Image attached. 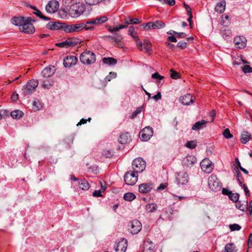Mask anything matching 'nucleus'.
Returning a JSON list of instances; mask_svg holds the SVG:
<instances>
[{"instance_id": "f257e3e1", "label": "nucleus", "mask_w": 252, "mask_h": 252, "mask_svg": "<svg viewBox=\"0 0 252 252\" xmlns=\"http://www.w3.org/2000/svg\"><path fill=\"white\" fill-rule=\"evenodd\" d=\"M86 8L84 3L80 2H74L69 6L68 14L71 18H77L83 15Z\"/></svg>"}, {"instance_id": "f03ea898", "label": "nucleus", "mask_w": 252, "mask_h": 252, "mask_svg": "<svg viewBox=\"0 0 252 252\" xmlns=\"http://www.w3.org/2000/svg\"><path fill=\"white\" fill-rule=\"evenodd\" d=\"M38 81L37 80L32 79L28 81L27 85L22 89V94L24 95L31 94L35 91L38 86Z\"/></svg>"}, {"instance_id": "7ed1b4c3", "label": "nucleus", "mask_w": 252, "mask_h": 252, "mask_svg": "<svg viewBox=\"0 0 252 252\" xmlns=\"http://www.w3.org/2000/svg\"><path fill=\"white\" fill-rule=\"evenodd\" d=\"M95 54L90 51H85L80 56V60L83 64H92L95 61Z\"/></svg>"}, {"instance_id": "20e7f679", "label": "nucleus", "mask_w": 252, "mask_h": 252, "mask_svg": "<svg viewBox=\"0 0 252 252\" xmlns=\"http://www.w3.org/2000/svg\"><path fill=\"white\" fill-rule=\"evenodd\" d=\"M133 171L138 173L143 171L146 168V162L141 158L134 159L132 163Z\"/></svg>"}, {"instance_id": "39448f33", "label": "nucleus", "mask_w": 252, "mask_h": 252, "mask_svg": "<svg viewBox=\"0 0 252 252\" xmlns=\"http://www.w3.org/2000/svg\"><path fill=\"white\" fill-rule=\"evenodd\" d=\"M34 22L31 17L26 18L25 22L19 28L21 31L28 34H31L34 32L35 29L31 22Z\"/></svg>"}, {"instance_id": "423d86ee", "label": "nucleus", "mask_w": 252, "mask_h": 252, "mask_svg": "<svg viewBox=\"0 0 252 252\" xmlns=\"http://www.w3.org/2000/svg\"><path fill=\"white\" fill-rule=\"evenodd\" d=\"M137 173L133 171H128L125 174L124 181L127 185H134L137 182Z\"/></svg>"}, {"instance_id": "0eeeda50", "label": "nucleus", "mask_w": 252, "mask_h": 252, "mask_svg": "<svg viewBox=\"0 0 252 252\" xmlns=\"http://www.w3.org/2000/svg\"><path fill=\"white\" fill-rule=\"evenodd\" d=\"M86 27V24L79 23L75 24L67 25L64 27V31L66 33L79 32Z\"/></svg>"}, {"instance_id": "6e6552de", "label": "nucleus", "mask_w": 252, "mask_h": 252, "mask_svg": "<svg viewBox=\"0 0 252 252\" xmlns=\"http://www.w3.org/2000/svg\"><path fill=\"white\" fill-rule=\"evenodd\" d=\"M208 183L209 188L213 191H217L220 190V182L216 175H211L208 178Z\"/></svg>"}, {"instance_id": "1a4fd4ad", "label": "nucleus", "mask_w": 252, "mask_h": 252, "mask_svg": "<svg viewBox=\"0 0 252 252\" xmlns=\"http://www.w3.org/2000/svg\"><path fill=\"white\" fill-rule=\"evenodd\" d=\"M145 30L160 29L165 27V24L160 20L150 22L142 25Z\"/></svg>"}, {"instance_id": "9d476101", "label": "nucleus", "mask_w": 252, "mask_h": 252, "mask_svg": "<svg viewBox=\"0 0 252 252\" xmlns=\"http://www.w3.org/2000/svg\"><path fill=\"white\" fill-rule=\"evenodd\" d=\"M153 135V129L150 126H147L142 129L140 132V138L144 141L149 140Z\"/></svg>"}, {"instance_id": "9b49d317", "label": "nucleus", "mask_w": 252, "mask_h": 252, "mask_svg": "<svg viewBox=\"0 0 252 252\" xmlns=\"http://www.w3.org/2000/svg\"><path fill=\"white\" fill-rule=\"evenodd\" d=\"M142 229L141 222L136 220H133L129 223L128 230L132 234H137Z\"/></svg>"}, {"instance_id": "f8f14e48", "label": "nucleus", "mask_w": 252, "mask_h": 252, "mask_svg": "<svg viewBox=\"0 0 252 252\" xmlns=\"http://www.w3.org/2000/svg\"><path fill=\"white\" fill-rule=\"evenodd\" d=\"M200 164L202 170L206 173H211L214 168L212 162L208 158L203 159Z\"/></svg>"}, {"instance_id": "ddd939ff", "label": "nucleus", "mask_w": 252, "mask_h": 252, "mask_svg": "<svg viewBox=\"0 0 252 252\" xmlns=\"http://www.w3.org/2000/svg\"><path fill=\"white\" fill-rule=\"evenodd\" d=\"M176 181L178 185H186L189 182L188 175L184 171L180 172L176 177Z\"/></svg>"}, {"instance_id": "4468645a", "label": "nucleus", "mask_w": 252, "mask_h": 252, "mask_svg": "<svg viewBox=\"0 0 252 252\" xmlns=\"http://www.w3.org/2000/svg\"><path fill=\"white\" fill-rule=\"evenodd\" d=\"M59 4L57 0H51L46 6V10L49 13H55L59 8Z\"/></svg>"}, {"instance_id": "2eb2a0df", "label": "nucleus", "mask_w": 252, "mask_h": 252, "mask_svg": "<svg viewBox=\"0 0 252 252\" xmlns=\"http://www.w3.org/2000/svg\"><path fill=\"white\" fill-rule=\"evenodd\" d=\"M77 44V41L75 39L73 38H68L65 41L63 42L58 43L56 44V45L60 47L68 48L70 47H74Z\"/></svg>"}, {"instance_id": "dca6fc26", "label": "nucleus", "mask_w": 252, "mask_h": 252, "mask_svg": "<svg viewBox=\"0 0 252 252\" xmlns=\"http://www.w3.org/2000/svg\"><path fill=\"white\" fill-rule=\"evenodd\" d=\"M77 58L74 56H67L63 61V64L65 67H70L75 65L77 63Z\"/></svg>"}, {"instance_id": "f3484780", "label": "nucleus", "mask_w": 252, "mask_h": 252, "mask_svg": "<svg viewBox=\"0 0 252 252\" xmlns=\"http://www.w3.org/2000/svg\"><path fill=\"white\" fill-rule=\"evenodd\" d=\"M56 72L55 67L54 66H50L45 67L41 72V75L44 78H47L52 76Z\"/></svg>"}, {"instance_id": "a211bd4d", "label": "nucleus", "mask_w": 252, "mask_h": 252, "mask_svg": "<svg viewBox=\"0 0 252 252\" xmlns=\"http://www.w3.org/2000/svg\"><path fill=\"white\" fill-rule=\"evenodd\" d=\"M127 246V240L124 238H121L117 244L115 251L119 252H125Z\"/></svg>"}, {"instance_id": "6ab92c4d", "label": "nucleus", "mask_w": 252, "mask_h": 252, "mask_svg": "<svg viewBox=\"0 0 252 252\" xmlns=\"http://www.w3.org/2000/svg\"><path fill=\"white\" fill-rule=\"evenodd\" d=\"M180 102L184 105H189L194 102V100L192 98V96L190 94H186L180 97L179 99Z\"/></svg>"}, {"instance_id": "aec40b11", "label": "nucleus", "mask_w": 252, "mask_h": 252, "mask_svg": "<svg viewBox=\"0 0 252 252\" xmlns=\"http://www.w3.org/2000/svg\"><path fill=\"white\" fill-rule=\"evenodd\" d=\"M246 39L243 36H237L234 39V42L239 48H244L246 46Z\"/></svg>"}, {"instance_id": "412c9836", "label": "nucleus", "mask_w": 252, "mask_h": 252, "mask_svg": "<svg viewBox=\"0 0 252 252\" xmlns=\"http://www.w3.org/2000/svg\"><path fill=\"white\" fill-rule=\"evenodd\" d=\"M63 24L60 22H50L46 25V28L50 30H58L63 29Z\"/></svg>"}, {"instance_id": "4be33fe9", "label": "nucleus", "mask_w": 252, "mask_h": 252, "mask_svg": "<svg viewBox=\"0 0 252 252\" xmlns=\"http://www.w3.org/2000/svg\"><path fill=\"white\" fill-rule=\"evenodd\" d=\"M152 189V184L150 183L142 184L139 186V191L142 193H147Z\"/></svg>"}, {"instance_id": "5701e85b", "label": "nucleus", "mask_w": 252, "mask_h": 252, "mask_svg": "<svg viewBox=\"0 0 252 252\" xmlns=\"http://www.w3.org/2000/svg\"><path fill=\"white\" fill-rule=\"evenodd\" d=\"M26 20V18L23 17H13L11 19V22L15 26H19L20 28L25 22Z\"/></svg>"}, {"instance_id": "b1692460", "label": "nucleus", "mask_w": 252, "mask_h": 252, "mask_svg": "<svg viewBox=\"0 0 252 252\" xmlns=\"http://www.w3.org/2000/svg\"><path fill=\"white\" fill-rule=\"evenodd\" d=\"M207 122L205 120H201L196 122L192 126V129L195 130H200L206 127Z\"/></svg>"}, {"instance_id": "393cba45", "label": "nucleus", "mask_w": 252, "mask_h": 252, "mask_svg": "<svg viewBox=\"0 0 252 252\" xmlns=\"http://www.w3.org/2000/svg\"><path fill=\"white\" fill-rule=\"evenodd\" d=\"M251 138V134L246 131H244L241 134L240 140L243 144H246Z\"/></svg>"}, {"instance_id": "a878e982", "label": "nucleus", "mask_w": 252, "mask_h": 252, "mask_svg": "<svg viewBox=\"0 0 252 252\" xmlns=\"http://www.w3.org/2000/svg\"><path fill=\"white\" fill-rule=\"evenodd\" d=\"M42 80V82L41 84V87L45 89H50L53 85L54 81L51 79H46Z\"/></svg>"}, {"instance_id": "bb28decb", "label": "nucleus", "mask_w": 252, "mask_h": 252, "mask_svg": "<svg viewBox=\"0 0 252 252\" xmlns=\"http://www.w3.org/2000/svg\"><path fill=\"white\" fill-rule=\"evenodd\" d=\"M225 8V1L222 0L217 3L215 7V10L220 13H222L224 12Z\"/></svg>"}, {"instance_id": "cd10ccee", "label": "nucleus", "mask_w": 252, "mask_h": 252, "mask_svg": "<svg viewBox=\"0 0 252 252\" xmlns=\"http://www.w3.org/2000/svg\"><path fill=\"white\" fill-rule=\"evenodd\" d=\"M79 188L82 190H86L90 188L89 183L85 179H82L78 182Z\"/></svg>"}, {"instance_id": "c85d7f7f", "label": "nucleus", "mask_w": 252, "mask_h": 252, "mask_svg": "<svg viewBox=\"0 0 252 252\" xmlns=\"http://www.w3.org/2000/svg\"><path fill=\"white\" fill-rule=\"evenodd\" d=\"M102 62L104 64L110 66L114 65L117 63V60L111 57L104 58L102 59Z\"/></svg>"}, {"instance_id": "c756f323", "label": "nucleus", "mask_w": 252, "mask_h": 252, "mask_svg": "<svg viewBox=\"0 0 252 252\" xmlns=\"http://www.w3.org/2000/svg\"><path fill=\"white\" fill-rule=\"evenodd\" d=\"M24 113L20 110H15L11 112V116L13 119H19L23 116Z\"/></svg>"}, {"instance_id": "7c9ffc66", "label": "nucleus", "mask_w": 252, "mask_h": 252, "mask_svg": "<svg viewBox=\"0 0 252 252\" xmlns=\"http://www.w3.org/2000/svg\"><path fill=\"white\" fill-rule=\"evenodd\" d=\"M237 252L236 247L234 244L228 243L226 244L224 247V251L223 252Z\"/></svg>"}, {"instance_id": "2f4dec72", "label": "nucleus", "mask_w": 252, "mask_h": 252, "mask_svg": "<svg viewBox=\"0 0 252 252\" xmlns=\"http://www.w3.org/2000/svg\"><path fill=\"white\" fill-rule=\"evenodd\" d=\"M136 198L135 195L132 192H127L124 195V199L128 201H131Z\"/></svg>"}, {"instance_id": "473e14b6", "label": "nucleus", "mask_w": 252, "mask_h": 252, "mask_svg": "<svg viewBox=\"0 0 252 252\" xmlns=\"http://www.w3.org/2000/svg\"><path fill=\"white\" fill-rule=\"evenodd\" d=\"M128 140V133L122 134L120 136L119 139V142L122 144H124L126 143Z\"/></svg>"}, {"instance_id": "72a5a7b5", "label": "nucleus", "mask_w": 252, "mask_h": 252, "mask_svg": "<svg viewBox=\"0 0 252 252\" xmlns=\"http://www.w3.org/2000/svg\"><path fill=\"white\" fill-rule=\"evenodd\" d=\"M145 209L148 212H152L157 209V205L155 203H150L146 205Z\"/></svg>"}, {"instance_id": "f704fd0d", "label": "nucleus", "mask_w": 252, "mask_h": 252, "mask_svg": "<svg viewBox=\"0 0 252 252\" xmlns=\"http://www.w3.org/2000/svg\"><path fill=\"white\" fill-rule=\"evenodd\" d=\"M103 0H84L85 3L89 6H94L99 4Z\"/></svg>"}, {"instance_id": "c9c22d12", "label": "nucleus", "mask_w": 252, "mask_h": 252, "mask_svg": "<svg viewBox=\"0 0 252 252\" xmlns=\"http://www.w3.org/2000/svg\"><path fill=\"white\" fill-rule=\"evenodd\" d=\"M32 106V108L35 111L39 110L42 107V105L38 99H35L33 101Z\"/></svg>"}, {"instance_id": "e433bc0d", "label": "nucleus", "mask_w": 252, "mask_h": 252, "mask_svg": "<svg viewBox=\"0 0 252 252\" xmlns=\"http://www.w3.org/2000/svg\"><path fill=\"white\" fill-rule=\"evenodd\" d=\"M141 21H140L139 19L135 18V19H131L129 17L127 18L126 19V24H137L138 23H141Z\"/></svg>"}, {"instance_id": "4c0bfd02", "label": "nucleus", "mask_w": 252, "mask_h": 252, "mask_svg": "<svg viewBox=\"0 0 252 252\" xmlns=\"http://www.w3.org/2000/svg\"><path fill=\"white\" fill-rule=\"evenodd\" d=\"M107 18L104 16L95 18V23L96 25H99L103 23H104L107 21Z\"/></svg>"}, {"instance_id": "58836bf2", "label": "nucleus", "mask_w": 252, "mask_h": 252, "mask_svg": "<svg viewBox=\"0 0 252 252\" xmlns=\"http://www.w3.org/2000/svg\"><path fill=\"white\" fill-rule=\"evenodd\" d=\"M236 203L235 206L237 209H239L240 210H241L242 211H245V209L247 208V206L248 205L247 202L246 203V204H245V205L243 204L240 201H238Z\"/></svg>"}, {"instance_id": "ea45409f", "label": "nucleus", "mask_w": 252, "mask_h": 252, "mask_svg": "<svg viewBox=\"0 0 252 252\" xmlns=\"http://www.w3.org/2000/svg\"><path fill=\"white\" fill-rule=\"evenodd\" d=\"M239 198V194L237 193H234L232 192L229 196V198L234 202H237L238 201Z\"/></svg>"}, {"instance_id": "a19ab883", "label": "nucleus", "mask_w": 252, "mask_h": 252, "mask_svg": "<svg viewBox=\"0 0 252 252\" xmlns=\"http://www.w3.org/2000/svg\"><path fill=\"white\" fill-rule=\"evenodd\" d=\"M142 45L146 52H148L151 50V44L149 41H144Z\"/></svg>"}, {"instance_id": "79ce46f5", "label": "nucleus", "mask_w": 252, "mask_h": 252, "mask_svg": "<svg viewBox=\"0 0 252 252\" xmlns=\"http://www.w3.org/2000/svg\"><path fill=\"white\" fill-rule=\"evenodd\" d=\"M133 38L136 42V45L137 46L138 49L140 50H143V44L141 41L139 39V38L137 36H133Z\"/></svg>"}, {"instance_id": "37998d69", "label": "nucleus", "mask_w": 252, "mask_h": 252, "mask_svg": "<svg viewBox=\"0 0 252 252\" xmlns=\"http://www.w3.org/2000/svg\"><path fill=\"white\" fill-rule=\"evenodd\" d=\"M33 13L35 14L37 16H38V17H40V18L43 19L45 20L48 21V20H50L49 18L43 15L42 12L40 11H39L38 9H37L35 12H33Z\"/></svg>"}, {"instance_id": "c03bdc74", "label": "nucleus", "mask_w": 252, "mask_h": 252, "mask_svg": "<svg viewBox=\"0 0 252 252\" xmlns=\"http://www.w3.org/2000/svg\"><path fill=\"white\" fill-rule=\"evenodd\" d=\"M186 146L191 149H194L196 146V142L195 141H188L186 143Z\"/></svg>"}, {"instance_id": "a18cd8bd", "label": "nucleus", "mask_w": 252, "mask_h": 252, "mask_svg": "<svg viewBox=\"0 0 252 252\" xmlns=\"http://www.w3.org/2000/svg\"><path fill=\"white\" fill-rule=\"evenodd\" d=\"M241 68L245 73L252 72V67L249 65H245Z\"/></svg>"}, {"instance_id": "49530a36", "label": "nucleus", "mask_w": 252, "mask_h": 252, "mask_svg": "<svg viewBox=\"0 0 252 252\" xmlns=\"http://www.w3.org/2000/svg\"><path fill=\"white\" fill-rule=\"evenodd\" d=\"M223 135L226 139H229L233 137V135L230 133L228 128H226L224 130Z\"/></svg>"}, {"instance_id": "de8ad7c7", "label": "nucleus", "mask_w": 252, "mask_h": 252, "mask_svg": "<svg viewBox=\"0 0 252 252\" xmlns=\"http://www.w3.org/2000/svg\"><path fill=\"white\" fill-rule=\"evenodd\" d=\"M241 228V226L236 223L229 225V228L231 231L239 230Z\"/></svg>"}, {"instance_id": "09e8293b", "label": "nucleus", "mask_w": 252, "mask_h": 252, "mask_svg": "<svg viewBox=\"0 0 252 252\" xmlns=\"http://www.w3.org/2000/svg\"><path fill=\"white\" fill-rule=\"evenodd\" d=\"M126 27H127V25H121L119 27H117V26L114 27L112 29H110L109 31L111 32H116V31H118L119 30L124 29Z\"/></svg>"}, {"instance_id": "8fccbe9b", "label": "nucleus", "mask_w": 252, "mask_h": 252, "mask_svg": "<svg viewBox=\"0 0 252 252\" xmlns=\"http://www.w3.org/2000/svg\"><path fill=\"white\" fill-rule=\"evenodd\" d=\"M162 3H167L169 5L172 6L175 3V0H158Z\"/></svg>"}, {"instance_id": "3c124183", "label": "nucleus", "mask_w": 252, "mask_h": 252, "mask_svg": "<svg viewBox=\"0 0 252 252\" xmlns=\"http://www.w3.org/2000/svg\"><path fill=\"white\" fill-rule=\"evenodd\" d=\"M170 72H171L170 76L172 78L176 79L180 77L179 74H178V73L177 72H176L172 69H171Z\"/></svg>"}, {"instance_id": "603ef678", "label": "nucleus", "mask_w": 252, "mask_h": 252, "mask_svg": "<svg viewBox=\"0 0 252 252\" xmlns=\"http://www.w3.org/2000/svg\"><path fill=\"white\" fill-rule=\"evenodd\" d=\"M231 33V31L230 30H228V29L224 30L221 32L222 36L224 38H227V37L228 36H230Z\"/></svg>"}, {"instance_id": "864d4df0", "label": "nucleus", "mask_w": 252, "mask_h": 252, "mask_svg": "<svg viewBox=\"0 0 252 252\" xmlns=\"http://www.w3.org/2000/svg\"><path fill=\"white\" fill-rule=\"evenodd\" d=\"M177 46L181 49H185L187 46V43L184 41H181L177 43Z\"/></svg>"}, {"instance_id": "5fc2aeb1", "label": "nucleus", "mask_w": 252, "mask_h": 252, "mask_svg": "<svg viewBox=\"0 0 252 252\" xmlns=\"http://www.w3.org/2000/svg\"><path fill=\"white\" fill-rule=\"evenodd\" d=\"M102 155L106 158H109L113 155V154L111 150H104Z\"/></svg>"}, {"instance_id": "6e6d98bb", "label": "nucleus", "mask_w": 252, "mask_h": 252, "mask_svg": "<svg viewBox=\"0 0 252 252\" xmlns=\"http://www.w3.org/2000/svg\"><path fill=\"white\" fill-rule=\"evenodd\" d=\"M236 160L237 161V164L238 166V168H239L240 169L243 171L245 174H248V171L245 168H243L241 166V164H240V161H239L238 160V158H236Z\"/></svg>"}, {"instance_id": "4d7b16f0", "label": "nucleus", "mask_w": 252, "mask_h": 252, "mask_svg": "<svg viewBox=\"0 0 252 252\" xmlns=\"http://www.w3.org/2000/svg\"><path fill=\"white\" fill-rule=\"evenodd\" d=\"M187 12H188V14L189 16V18L188 19V22L189 23L190 26H191V22H192V20L191 19H192V14H191V9H190V7H189V9L187 8Z\"/></svg>"}, {"instance_id": "13d9d810", "label": "nucleus", "mask_w": 252, "mask_h": 252, "mask_svg": "<svg viewBox=\"0 0 252 252\" xmlns=\"http://www.w3.org/2000/svg\"><path fill=\"white\" fill-rule=\"evenodd\" d=\"M152 78L158 80H162L164 77L160 75L158 72L154 73L152 75Z\"/></svg>"}, {"instance_id": "bf43d9fd", "label": "nucleus", "mask_w": 252, "mask_h": 252, "mask_svg": "<svg viewBox=\"0 0 252 252\" xmlns=\"http://www.w3.org/2000/svg\"><path fill=\"white\" fill-rule=\"evenodd\" d=\"M141 107L138 108L135 111H134L132 113L131 118L132 119L135 118L137 115V114L141 113Z\"/></svg>"}, {"instance_id": "052dcab7", "label": "nucleus", "mask_w": 252, "mask_h": 252, "mask_svg": "<svg viewBox=\"0 0 252 252\" xmlns=\"http://www.w3.org/2000/svg\"><path fill=\"white\" fill-rule=\"evenodd\" d=\"M102 191L101 190H96L93 193V195L94 197H100L102 196L101 194Z\"/></svg>"}, {"instance_id": "680f3d73", "label": "nucleus", "mask_w": 252, "mask_h": 252, "mask_svg": "<svg viewBox=\"0 0 252 252\" xmlns=\"http://www.w3.org/2000/svg\"><path fill=\"white\" fill-rule=\"evenodd\" d=\"M161 98V94L160 92H158L156 94L154 95L152 97V98H153L154 99H155L156 101H158V100L160 99Z\"/></svg>"}, {"instance_id": "e2e57ef3", "label": "nucleus", "mask_w": 252, "mask_h": 252, "mask_svg": "<svg viewBox=\"0 0 252 252\" xmlns=\"http://www.w3.org/2000/svg\"><path fill=\"white\" fill-rule=\"evenodd\" d=\"M222 193L224 195H228L229 197L230 194L232 193V192L227 189L223 188L222 189Z\"/></svg>"}, {"instance_id": "0e129e2a", "label": "nucleus", "mask_w": 252, "mask_h": 252, "mask_svg": "<svg viewBox=\"0 0 252 252\" xmlns=\"http://www.w3.org/2000/svg\"><path fill=\"white\" fill-rule=\"evenodd\" d=\"M129 34L133 37V34L135 33V29L133 26H130L128 30Z\"/></svg>"}, {"instance_id": "69168bd1", "label": "nucleus", "mask_w": 252, "mask_h": 252, "mask_svg": "<svg viewBox=\"0 0 252 252\" xmlns=\"http://www.w3.org/2000/svg\"><path fill=\"white\" fill-rule=\"evenodd\" d=\"M91 120V118H89L88 120H86V119H82L80 122H79L78 124H77V126H79V125H81L82 124H85L87 123V121L90 122V121Z\"/></svg>"}, {"instance_id": "338daca9", "label": "nucleus", "mask_w": 252, "mask_h": 252, "mask_svg": "<svg viewBox=\"0 0 252 252\" xmlns=\"http://www.w3.org/2000/svg\"><path fill=\"white\" fill-rule=\"evenodd\" d=\"M85 24H86V26L87 25H96L95 18L88 20Z\"/></svg>"}, {"instance_id": "774afa93", "label": "nucleus", "mask_w": 252, "mask_h": 252, "mask_svg": "<svg viewBox=\"0 0 252 252\" xmlns=\"http://www.w3.org/2000/svg\"><path fill=\"white\" fill-rule=\"evenodd\" d=\"M167 40L169 41L172 42H176L177 39L174 36H170L167 37Z\"/></svg>"}]
</instances>
